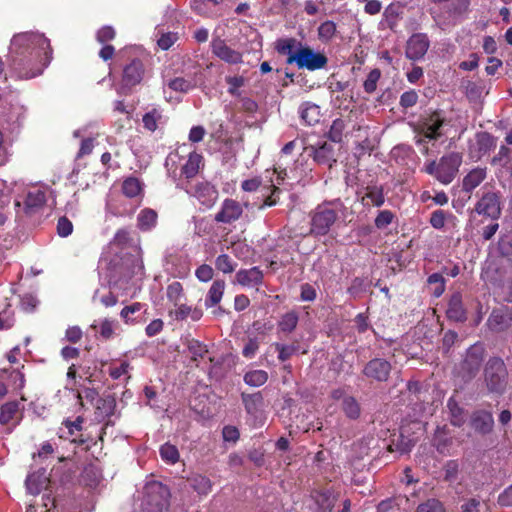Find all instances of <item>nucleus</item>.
I'll return each mask as SVG.
<instances>
[{
  "instance_id": "603ef678",
  "label": "nucleus",
  "mask_w": 512,
  "mask_h": 512,
  "mask_svg": "<svg viewBox=\"0 0 512 512\" xmlns=\"http://www.w3.org/2000/svg\"><path fill=\"white\" fill-rule=\"evenodd\" d=\"M336 33V24L333 21H325L318 28L319 39L323 42L330 41Z\"/></svg>"
},
{
  "instance_id": "7c9ffc66",
  "label": "nucleus",
  "mask_w": 512,
  "mask_h": 512,
  "mask_svg": "<svg viewBox=\"0 0 512 512\" xmlns=\"http://www.w3.org/2000/svg\"><path fill=\"white\" fill-rule=\"evenodd\" d=\"M461 89L463 90V92L465 93L466 97L470 101L477 102L482 97L484 85H483V82L481 80L477 81V82H474V81L469 80V79H464L461 82Z\"/></svg>"
},
{
  "instance_id": "1a4fd4ad",
  "label": "nucleus",
  "mask_w": 512,
  "mask_h": 512,
  "mask_svg": "<svg viewBox=\"0 0 512 512\" xmlns=\"http://www.w3.org/2000/svg\"><path fill=\"white\" fill-rule=\"evenodd\" d=\"M392 364L380 357L369 360L361 371L362 375L371 382H387L390 378Z\"/></svg>"
},
{
  "instance_id": "c9c22d12",
  "label": "nucleus",
  "mask_w": 512,
  "mask_h": 512,
  "mask_svg": "<svg viewBox=\"0 0 512 512\" xmlns=\"http://www.w3.org/2000/svg\"><path fill=\"white\" fill-rule=\"evenodd\" d=\"M143 191L142 183L136 177H127L122 183V192L128 198H134Z\"/></svg>"
},
{
  "instance_id": "2f4dec72",
  "label": "nucleus",
  "mask_w": 512,
  "mask_h": 512,
  "mask_svg": "<svg viewBox=\"0 0 512 512\" xmlns=\"http://www.w3.org/2000/svg\"><path fill=\"white\" fill-rule=\"evenodd\" d=\"M187 349L190 354V359L196 367L199 366L200 360H202L208 353L207 345L196 339L188 341Z\"/></svg>"
},
{
  "instance_id": "4be33fe9",
  "label": "nucleus",
  "mask_w": 512,
  "mask_h": 512,
  "mask_svg": "<svg viewBox=\"0 0 512 512\" xmlns=\"http://www.w3.org/2000/svg\"><path fill=\"white\" fill-rule=\"evenodd\" d=\"M316 504V512H332L337 496L329 490H317L311 495Z\"/></svg>"
},
{
  "instance_id": "a211bd4d",
  "label": "nucleus",
  "mask_w": 512,
  "mask_h": 512,
  "mask_svg": "<svg viewBox=\"0 0 512 512\" xmlns=\"http://www.w3.org/2000/svg\"><path fill=\"white\" fill-rule=\"evenodd\" d=\"M26 41L35 42L40 46V48L44 51V57L41 59L42 67H47L52 58V50L49 41L42 35L38 34H19L13 37L12 45L22 44Z\"/></svg>"
},
{
  "instance_id": "cd10ccee",
  "label": "nucleus",
  "mask_w": 512,
  "mask_h": 512,
  "mask_svg": "<svg viewBox=\"0 0 512 512\" xmlns=\"http://www.w3.org/2000/svg\"><path fill=\"white\" fill-rule=\"evenodd\" d=\"M203 157L196 153L191 152L188 159L181 167V175L186 179H191L197 175L202 164Z\"/></svg>"
},
{
  "instance_id": "a19ab883",
  "label": "nucleus",
  "mask_w": 512,
  "mask_h": 512,
  "mask_svg": "<svg viewBox=\"0 0 512 512\" xmlns=\"http://www.w3.org/2000/svg\"><path fill=\"white\" fill-rule=\"evenodd\" d=\"M447 406L451 414V424L455 427H461L465 422L463 408L453 398L448 400Z\"/></svg>"
},
{
  "instance_id": "6ab92c4d",
  "label": "nucleus",
  "mask_w": 512,
  "mask_h": 512,
  "mask_svg": "<svg viewBox=\"0 0 512 512\" xmlns=\"http://www.w3.org/2000/svg\"><path fill=\"white\" fill-rule=\"evenodd\" d=\"M191 195L194 196L203 206L210 208L218 198V191L208 182H199L193 187Z\"/></svg>"
},
{
  "instance_id": "bf43d9fd",
  "label": "nucleus",
  "mask_w": 512,
  "mask_h": 512,
  "mask_svg": "<svg viewBox=\"0 0 512 512\" xmlns=\"http://www.w3.org/2000/svg\"><path fill=\"white\" fill-rule=\"evenodd\" d=\"M114 326V320L108 318L103 319L99 325L100 336L105 340L111 339L114 335Z\"/></svg>"
},
{
  "instance_id": "c03bdc74",
  "label": "nucleus",
  "mask_w": 512,
  "mask_h": 512,
  "mask_svg": "<svg viewBox=\"0 0 512 512\" xmlns=\"http://www.w3.org/2000/svg\"><path fill=\"white\" fill-rule=\"evenodd\" d=\"M413 446V441L401 434L397 440L392 441V443L389 445V450L391 452L397 451L403 455L408 454L412 450Z\"/></svg>"
},
{
  "instance_id": "69168bd1",
  "label": "nucleus",
  "mask_w": 512,
  "mask_h": 512,
  "mask_svg": "<svg viewBox=\"0 0 512 512\" xmlns=\"http://www.w3.org/2000/svg\"><path fill=\"white\" fill-rule=\"evenodd\" d=\"M259 349V341L257 338H248L242 349V355L247 359H252Z\"/></svg>"
},
{
  "instance_id": "6e6552de",
  "label": "nucleus",
  "mask_w": 512,
  "mask_h": 512,
  "mask_svg": "<svg viewBox=\"0 0 512 512\" xmlns=\"http://www.w3.org/2000/svg\"><path fill=\"white\" fill-rule=\"evenodd\" d=\"M94 407L95 419L99 422L105 421L104 426L100 429L98 433L99 440L103 442L107 427L113 424V422L109 418L113 416L115 413L116 398L112 394L104 395L103 397L97 399V402L94 404Z\"/></svg>"
},
{
  "instance_id": "4d7b16f0",
  "label": "nucleus",
  "mask_w": 512,
  "mask_h": 512,
  "mask_svg": "<svg viewBox=\"0 0 512 512\" xmlns=\"http://www.w3.org/2000/svg\"><path fill=\"white\" fill-rule=\"evenodd\" d=\"M395 215L390 210H382L376 216L374 223L378 229H384L394 220Z\"/></svg>"
},
{
  "instance_id": "473e14b6",
  "label": "nucleus",
  "mask_w": 512,
  "mask_h": 512,
  "mask_svg": "<svg viewBox=\"0 0 512 512\" xmlns=\"http://www.w3.org/2000/svg\"><path fill=\"white\" fill-rule=\"evenodd\" d=\"M275 350L278 352V360L280 362H285L289 360L294 354L299 351L300 345L298 341H295L291 344H283L276 342L273 344Z\"/></svg>"
},
{
  "instance_id": "6e6d98bb",
  "label": "nucleus",
  "mask_w": 512,
  "mask_h": 512,
  "mask_svg": "<svg viewBox=\"0 0 512 512\" xmlns=\"http://www.w3.org/2000/svg\"><path fill=\"white\" fill-rule=\"evenodd\" d=\"M266 189H271V192L268 196L265 197L263 203L258 207L260 210L266 207H272L278 204L279 202V194L281 192L280 188L274 184L266 187Z\"/></svg>"
},
{
  "instance_id": "79ce46f5",
  "label": "nucleus",
  "mask_w": 512,
  "mask_h": 512,
  "mask_svg": "<svg viewBox=\"0 0 512 512\" xmlns=\"http://www.w3.org/2000/svg\"><path fill=\"white\" fill-rule=\"evenodd\" d=\"M97 145V138L94 136L83 137L80 141L79 150L76 153L75 160L78 161L86 156H89L95 146Z\"/></svg>"
},
{
  "instance_id": "4468645a",
  "label": "nucleus",
  "mask_w": 512,
  "mask_h": 512,
  "mask_svg": "<svg viewBox=\"0 0 512 512\" xmlns=\"http://www.w3.org/2000/svg\"><path fill=\"white\" fill-rule=\"evenodd\" d=\"M496 147V139L487 131L478 132L475 141L470 144V156L477 160Z\"/></svg>"
},
{
  "instance_id": "774afa93",
  "label": "nucleus",
  "mask_w": 512,
  "mask_h": 512,
  "mask_svg": "<svg viewBox=\"0 0 512 512\" xmlns=\"http://www.w3.org/2000/svg\"><path fill=\"white\" fill-rule=\"evenodd\" d=\"M73 232L72 222L65 216L60 217L57 223V233L60 237H67Z\"/></svg>"
},
{
  "instance_id": "423d86ee",
  "label": "nucleus",
  "mask_w": 512,
  "mask_h": 512,
  "mask_svg": "<svg viewBox=\"0 0 512 512\" xmlns=\"http://www.w3.org/2000/svg\"><path fill=\"white\" fill-rule=\"evenodd\" d=\"M288 64L295 63L299 69L315 71L324 68L328 63L325 54L315 52L310 47H300L295 55L287 58Z\"/></svg>"
},
{
  "instance_id": "5701e85b",
  "label": "nucleus",
  "mask_w": 512,
  "mask_h": 512,
  "mask_svg": "<svg viewBox=\"0 0 512 512\" xmlns=\"http://www.w3.org/2000/svg\"><path fill=\"white\" fill-rule=\"evenodd\" d=\"M360 202L363 206L381 207L385 202L383 187L378 185L365 187Z\"/></svg>"
},
{
  "instance_id": "9b49d317",
  "label": "nucleus",
  "mask_w": 512,
  "mask_h": 512,
  "mask_svg": "<svg viewBox=\"0 0 512 512\" xmlns=\"http://www.w3.org/2000/svg\"><path fill=\"white\" fill-rule=\"evenodd\" d=\"M512 325V312L507 306L494 308L490 313L486 326L495 333L506 331Z\"/></svg>"
},
{
  "instance_id": "680f3d73",
  "label": "nucleus",
  "mask_w": 512,
  "mask_h": 512,
  "mask_svg": "<svg viewBox=\"0 0 512 512\" xmlns=\"http://www.w3.org/2000/svg\"><path fill=\"white\" fill-rule=\"evenodd\" d=\"M131 240L130 232L125 228H121L115 233L112 244L120 248H124L130 243Z\"/></svg>"
},
{
  "instance_id": "2eb2a0df",
  "label": "nucleus",
  "mask_w": 512,
  "mask_h": 512,
  "mask_svg": "<svg viewBox=\"0 0 512 512\" xmlns=\"http://www.w3.org/2000/svg\"><path fill=\"white\" fill-rule=\"evenodd\" d=\"M446 317L449 321L463 323L467 320V310L461 292L451 294L447 302Z\"/></svg>"
},
{
  "instance_id": "ddd939ff",
  "label": "nucleus",
  "mask_w": 512,
  "mask_h": 512,
  "mask_svg": "<svg viewBox=\"0 0 512 512\" xmlns=\"http://www.w3.org/2000/svg\"><path fill=\"white\" fill-rule=\"evenodd\" d=\"M243 214L241 204L234 200L227 198L223 201L220 210L216 213L214 220L218 223L231 224L240 219Z\"/></svg>"
},
{
  "instance_id": "f03ea898",
  "label": "nucleus",
  "mask_w": 512,
  "mask_h": 512,
  "mask_svg": "<svg viewBox=\"0 0 512 512\" xmlns=\"http://www.w3.org/2000/svg\"><path fill=\"white\" fill-rule=\"evenodd\" d=\"M462 163V156L452 152L442 156L438 162L431 161L424 167V172L434 176L440 183L448 185L456 177Z\"/></svg>"
},
{
  "instance_id": "f3484780",
  "label": "nucleus",
  "mask_w": 512,
  "mask_h": 512,
  "mask_svg": "<svg viewBox=\"0 0 512 512\" xmlns=\"http://www.w3.org/2000/svg\"><path fill=\"white\" fill-rule=\"evenodd\" d=\"M313 154L314 160L321 165H327L329 168H332L333 164L337 162L336 158V148L332 143L328 141L318 142L317 144L310 145Z\"/></svg>"
},
{
  "instance_id": "052dcab7",
  "label": "nucleus",
  "mask_w": 512,
  "mask_h": 512,
  "mask_svg": "<svg viewBox=\"0 0 512 512\" xmlns=\"http://www.w3.org/2000/svg\"><path fill=\"white\" fill-rule=\"evenodd\" d=\"M380 70L379 69H373L369 72L367 79L364 81V90L371 94L376 90L377 82L380 78Z\"/></svg>"
},
{
  "instance_id": "a18cd8bd",
  "label": "nucleus",
  "mask_w": 512,
  "mask_h": 512,
  "mask_svg": "<svg viewBox=\"0 0 512 512\" xmlns=\"http://www.w3.org/2000/svg\"><path fill=\"white\" fill-rule=\"evenodd\" d=\"M301 118L304 124L314 126L318 124L320 118V110L317 105H309L302 109Z\"/></svg>"
},
{
  "instance_id": "37998d69",
  "label": "nucleus",
  "mask_w": 512,
  "mask_h": 512,
  "mask_svg": "<svg viewBox=\"0 0 512 512\" xmlns=\"http://www.w3.org/2000/svg\"><path fill=\"white\" fill-rule=\"evenodd\" d=\"M160 456L167 464H175L179 460V451L175 445L165 443L160 447Z\"/></svg>"
},
{
  "instance_id": "09e8293b",
  "label": "nucleus",
  "mask_w": 512,
  "mask_h": 512,
  "mask_svg": "<svg viewBox=\"0 0 512 512\" xmlns=\"http://www.w3.org/2000/svg\"><path fill=\"white\" fill-rule=\"evenodd\" d=\"M444 504L436 499V498H429L425 502L420 503L417 508L416 512H445Z\"/></svg>"
},
{
  "instance_id": "13d9d810",
  "label": "nucleus",
  "mask_w": 512,
  "mask_h": 512,
  "mask_svg": "<svg viewBox=\"0 0 512 512\" xmlns=\"http://www.w3.org/2000/svg\"><path fill=\"white\" fill-rule=\"evenodd\" d=\"M498 250L504 257L512 256V233L500 237L498 241Z\"/></svg>"
},
{
  "instance_id": "bb28decb",
  "label": "nucleus",
  "mask_w": 512,
  "mask_h": 512,
  "mask_svg": "<svg viewBox=\"0 0 512 512\" xmlns=\"http://www.w3.org/2000/svg\"><path fill=\"white\" fill-rule=\"evenodd\" d=\"M158 214L151 208H144L137 216V227L143 232H147L156 227Z\"/></svg>"
},
{
  "instance_id": "9d476101",
  "label": "nucleus",
  "mask_w": 512,
  "mask_h": 512,
  "mask_svg": "<svg viewBox=\"0 0 512 512\" xmlns=\"http://www.w3.org/2000/svg\"><path fill=\"white\" fill-rule=\"evenodd\" d=\"M475 211L479 215L486 216L496 220L501 215V195L500 192H484L482 197L475 205Z\"/></svg>"
},
{
  "instance_id": "c85d7f7f",
  "label": "nucleus",
  "mask_w": 512,
  "mask_h": 512,
  "mask_svg": "<svg viewBox=\"0 0 512 512\" xmlns=\"http://www.w3.org/2000/svg\"><path fill=\"white\" fill-rule=\"evenodd\" d=\"M241 398L246 412L254 417H257V414L263 405V396L261 392H256L253 394L242 393Z\"/></svg>"
},
{
  "instance_id": "8fccbe9b",
  "label": "nucleus",
  "mask_w": 512,
  "mask_h": 512,
  "mask_svg": "<svg viewBox=\"0 0 512 512\" xmlns=\"http://www.w3.org/2000/svg\"><path fill=\"white\" fill-rule=\"evenodd\" d=\"M444 471V480L446 482H454L456 481L459 471H460V465L458 460H448L443 467Z\"/></svg>"
},
{
  "instance_id": "4c0bfd02",
  "label": "nucleus",
  "mask_w": 512,
  "mask_h": 512,
  "mask_svg": "<svg viewBox=\"0 0 512 512\" xmlns=\"http://www.w3.org/2000/svg\"><path fill=\"white\" fill-rule=\"evenodd\" d=\"M166 297L173 306H178L179 302L185 298V292L182 283L173 281L166 288Z\"/></svg>"
},
{
  "instance_id": "0eeeda50",
  "label": "nucleus",
  "mask_w": 512,
  "mask_h": 512,
  "mask_svg": "<svg viewBox=\"0 0 512 512\" xmlns=\"http://www.w3.org/2000/svg\"><path fill=\"white\" fill-rule=\"evenodd\" d=\"M146 73L143 62L135 58L130 63L123 67L121 83L118 89V93L127 95L131 93L132 88L141 84Z\"/></svg>"
},
{
  "instance_id": "72a5a7b5",
  "label": "nucleus",
  "mask_w": 512,
  "mask_h": 512,
  "mask_svg": "<svg viewBox=\"0 0 512 512\" xmlns=\"http://www.w3.org/2000/svg\"><path fill=\"white\" fill-rule=\"evenodd\" d=\"M190 486L199 495H207L212 490L211 480L203 475H195L189 479Z\"/></svg>"
},
{
  "instance_id": "a878e982",
  "label": "nucleus",
  "mask_w": 512,
  "mask_h": 512,
  "mask_svg": "<svg viewBox=\"0 0 512 512\" xmlns=\"http://www.w3.org/2000/svg\"><path fill=\"white\" fill-rule=\"evenodd\" d=\"M226 283L222 279L215 280L209 288L205 297V307L211 308L218 305L223 297Z\"/></svg>"
},
{
  "instance_id": "f704fd0d",
  "label": "nucleus",
  "mask_w": 512,
  "mask_h": 512,
  "mask_svg": "<svg viewBox=\"0 0 512 512\" xmlns=\"http://www.w3.org/2000/svg\"><path fill=\"white\" fill-rule=\"evenodd\" d=\"M19 405L18 401H10L3 404L0 409V424L6 425L15 419L20 410Z\"/></svg>"
},
{
  "instance_id": "dca6fc26",
  "label": "nucleus",
  "mask_w": 512,
  "mask_h": 512,
  "mask_svg": "<svg viewBox=\"0 0 512 512\" xmlns=\"http://www.w3.org/2000/svg\"><path fill=\"white\" fill-rule=\"evenodd\" d=\"M430 42L426 34L416 33L413 34L407 41L406 46V57L411 60H419L424 57Z\"/></svg>"
},
{
  "instance_id": "393cba45",
  "label": "nucleus",
  "mask_w": 512,
  "mask_h": 512,
  "mask_svg": "<svg viewBox=\"0 0 512 512\" xmlns=\"http://www.w3.org/2000/svg\"><path fill=\"white\" fill-rule=\"evenodd\" d=\"M46 203V193L40 189L31 190L24 200V211L26 214L37 212Z\"/></svg>"
},
{
  "instance_id": "e433bc0d",
  "label": "nucleus",
  "mask_w": 512,
  "mask_h": 512,
  "mask_svg": "<svg viewBox=\"0 0 512 512\" xmlns=\"http://www.w3.org/2000/svg\"><path fill=\"white\" fill-rule=\"evenodd\" d=\"M342 410L344 414L352 420L358 419L361 414L360 404L353 396H346L343 398Z\"/></svg>"
},
{
  "instance_id": "e2e57ef3",
  "label": "nucleus",
  "mask_w": 512,
  "mask_h": 512,
  "mask_svg": "<svg viewBox=\"0 0 512 512\" xmlns=\"http://www.w3.org/2000/svg\"><path fill=\"white\" fill-rule=\"evenodd\" d=\"M130 368L131 366L128 361H122L119 366H111L108 373L112 379L118 380L122 376L127 375Z\"/></svg>"
},
{
  "instance_id": "39448f33",
  "label": "nucleus",
  "mask_w": 512,
  "mask_h": 512,
  "mask_svg": "<svg viewBox=\"0 0 512 512\" xmlns=\"http://www.w3.org/2000/svg\"><path fill=\"white\" fill-rule=\"evenodd\" d=\"M485 349L481 343L470 346L462 360L459 375L465 381H471L479 373L484 360Z\"/></svg>"
},
{
  "instance_id": "f257e3e1",
  "label": "nucleus",
  "mask_w": 512,
  "mask_h": 512,
  "mask_svg": "<svg viewBox=\"0 0 512 512\" xmlns=\"http://www.w3.org/2000/svg\"><path fill=\"white\" fill-rule=\"evenodd\" d=\"M340 200L324 202L317 205L310 213V231L315 237L327 235L339 219Z\"/></svg>"
},
{
  "instance_id": "338daca9",
  "label": "nucleus",
  "mask_w": 512,
  "mask_h": 512,
  "mask_svg": "<svg viewBox=\"0 0 512 512\" xmlns=\"http://www.w3.org/2000/svg\"><path fill=\"white\" fill-rule=\"evenodd\" d=\"M195 276L201 282H209L214 276V270L210 265L202 264L196 269Z\"/></svg>"
},
{
  "instance_id": "ea45409f",
  "label": "nucleus",
  "mask_w": 512,
  "mask_h": 512,
  "mask_svg": "<svg viewBox=\"0 0 512 512\" xmlns=\"http://www.w3.org/2000/svg\"><path fill=\"white\" fill-rule=\"evenodd\" d=\"M215 267L223 274H231L235 271L237 263L228 254H220L215 259Z\"/></svg>"
},
{
  "instance_id": "20e7f679",
  "label": "nucleus",
  "mask_w": 512,
  "mask_h": 512,
  "mask_svg": "<svg viewBox=\"0 0 512 512\" xmlns=\"http://www.w3.org/2000/svg\"><path fill=\"white\" fill-rule=\"evenodd\" d=\"M170 497V490L166 485L159 482L150 484L146 487L143 512H168Z\"/></svg>"
},
{
  "instance_id": "412c9836",
  "label": "nucleus",
  "mask_w": 512,
  "mask_h": 512,
  "mask_svg": "<svg viewBox=\"0 0 512 512\" xmlns=\"http://www.w3.org/2000/svg\"><path fill=\"white\" fill-rule=\"evenodd\" d=\"M236 281L241 286H259L263 283L264 274L259 267L240 269L236 273Z\"/></svg>"
},
{
  "instance_id": "aec40b11",
  "label": "nucleus",
  "mask_w": 512,
  "mask_h": 512,
  "mask_svg": "<svg viewBox=\"0 0 512 512\" xmlns=\"http://www.w3.org/2000/svg\"><path fill=\"white\" fill-rule=\"evenodd\" d=\"M212 52L221 60L229 64H238L242 62V54L226 45L225 41L216 38L211 43Z\"/></svg>"
},
{
  "instance_id": "b1692460",
  "label": "nucleus",
  "mask_w": 512,
  "mask_h": 512,
  "mask_svg": "<svg viewBox=\"0 0 512 512\" xmlns=\"http://www.w3.org/2000/svg\"><path fill=\"white\" fill-rule=\"evenodd\" d=\"M487 177V169L476 167L472 169L462 180V190L469 195L477 188Z\"/></svg>"
},
{
  "instance_id": "49530a36",
  "label": "nucleus",
  "mask_w": 512,
  "mask_h": 512,
  "mask_svg": "<svg viewBox=\"0 0 512 512\" xmlns=\"http://www.w3.org/2000/svg\"><path fill=\"white\" fill-rule=\"evenodd\" d=\"M168 87L176 92L187 93L196 86L193 80L176 77L167 83Z\"/></svg>"
},
{
  "instance_id": "58836bf2",
  "label": "nucleus",
  "mask_w": 512,
  "mask_h": 512,
  "mask_svg": "<svg viewBox=\"0 0 512 512\" xmlns=\"http://www.w3.org/2000/svg\"><path fill=\"white\" fill-rule=\"evenodd\" d=\"M244 382L252 387L264 385L268 380V373L264 370H251L245 373Z\"/></svg>"
},
{
  "instance_id": "f8f14e48",
  "label": "nucleus",
  "mask_w": 512,
  "mask_h": 512,
  "mask_svg": "<svg viewBox=\"0 0 512 512\" xmlns=\"http://www.w3.org/2000/svg\"><path fill=\"white\" fill-rule=\"evenodd\" d=\"M494 417L492 412L479 409L472 412L470 416V427L479 435L486 436L494 429Z\"/></svg>"
},
{
  "instance_id": "c756f323",
  "label": "nucleus",
  "mask_w": 512,
  "mask_h": 512,
  "mask_svg": "<svg viewBox=\"0 0 512 512\" xmlns=\"http://www.w3.org/2000/svg\"><path fill=\"white\" fill-rule=\"evenodd\" d=\"M298 322V312L295 310L288 311L280 317L277 323L278 331L285 334H290L296 329Z\"/></svg>"
},
{
  "instance_id": "5fc2aeb1",
  "label": "nucleus",
  "mask_w": 512,
  "mask_h": 512,
  "mask_svg": "<svg viewBox=\"0 0 512 512\" xmlns=\"http://www.w3.org/2000/svg\"><path fill=\"white\" fill-rule=\"evenodd\" d=\"M295 43L296 40L294 38L279 39L276 43V50L279 54L291 57V55L296 54V51L293 50Z\"/></svg>"
},
{
  "instance_id": "864d4df0",
  "label": "nucleus",
  "mask_w": 512,
  "mask_h": 512,
  "mask_svg": "<svg viewBox=\"0 0 512 512\" xmlns=\"http://www.w3.org/2000/svg\"><path fill=\"white\" fill-rule=\"evenodd\" d=\"M378 144V140L376 138H368L366 137L363 140L357 142L356 146V154L358 157H361L365 154H370Z\"/></svg>"
},
{
  "instance_id": "7ed1b4c3",
  "label": "nucleus",
  "mask_w": 512,
  "mask_h": 512,
  "mask_svg": "<svg viewBox=\"0 0 512 512\" xmlns=\"http://www.w3.org/2000/svg\"><path fill=\"white\" fill-rule=\"evenodd\" d=\"M484 381L490 393L502 395L508 385V370L499 357L490 358L484 368Z\"/></svg>"
},
{
  "instance_id": "3c124183",
  "label": "nucleus",
  "mask_w": 512,
  "mask_h": 512,
  "mask_svg": "<svg viewBox=\"0 0 512 512\" xmlns=\"http://www.w3.org/2000/svg\"><path fill=\"white\" fill-rule=\"evenodd\" d=\"M15 323L14 310L9 303L0 311V330L9 329Z\"/></svg>"
},
{
  "instance_id": "0e129e2a",
  "label": "nucleus",
  "mask_w": 512,
  "mask_h": 512,
  "mask_svg": "<svg viewBox=\"0 0 512 512\" xmlns=\"http://www.w3.org/2000/svg\"><path fill=\"white\" fill-rule=\"evenodd\" d=\"M447 214L444 210H435L430 216V225L435 229H442L445 226Z\"/></svg>"
},
{
  "instance_id": "de8ad7c7",
  "label": "nucleus",
  "mask_w": 512,
  "mask_h": 512,
  "mask_svg": "<svg viewBox=\"0 0 512 512\" xmlns=\"http://www.w3.org/2000/svg\"><path fill=\"white\" fill-rule=\"evenodd\" d=\"M427 283L430 285H434L433 288V296L438 298L440 297L446 289V281L442 275V273H433L428 276Z\"/></svg>"
}]
</instances>
